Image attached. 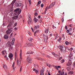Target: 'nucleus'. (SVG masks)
I'll use <instances>...</instances> for the list:
<instances>
[{"label": "nucleus", "mask_w": 75, "mask_h": 75, "mask_svg": "<svg viewBox=\"0 0 75 75\" xmlns=\"http://www.w3.org/2000/svg\"><path fill=\"white\" fill-rule=\"evenodd\" d=\"M72 65V62L69 61L68 63L67 64V66H70V65Z\"/></svg>", "instance_id": "obj_10"}, {"label": "nucleus", "mask_w": 75, "mask_h": 75, "mask_svg": "<svg viewBox=\"0 0 75 75\" xmlns=\"http://www.w3.org/2000/svg\"><path fill=\"white\" fill-rule=\"evenodd\" d=\"M41 7H42V8L43 7H44V4H42L41 5Z\"/></svg>", "instance_id": "obj_42"}, {"label": "nucleus", "mask_w": 75, "mask_h": 75, "mask_svg": "<svg viewBox=\"0 0 75 75\" xmlns=\"http://www.w3.org/2000/svg\"><path fill=\"white\" fill-rule=\"evenodd\" d=\"M37 29H38L37 28V26H35L34 28V30H37Z\"/></svg>", "instance_id": "obj_26"}, {"label": "nucleus", "mask_w": 75, "mask_h": 75, "mask_svg": "<svg viewBox=\"0 0 75 75\" xmlns=\"http://www.w3.org/2000/svg\"><path fill=\"white\" fill-rule=\"evenodd\" d=\"M45 69L44 68H42L41 70L40 71V75H44V73Z\"/></svg>", "instance_id": "obj_7"}, {"label": "nucleus", "mask_w": 75, "mask_h": 75, "mask_svg": "<svg viewBox=\"0 0 75 75\" xmlns=\"http://www.w3.org/2000/svg\"><path fill=\"white\" fill-rule=\"evenodd\" d=\"M71 57H72V56L71 55H69V58H71Z\"/></svg>", "instance_id": "obj_57"}, {"label": "nucleus", "mask_w": 75, "mask_h": 75, "mask_svg": "<svg viewBox=\"0 0 75 75\" xmlns=\"http://www.w3.org/2000/svg\"><path fill=\"white\" fill-rule=\"evenodd\" d=\"M73 49L72 47H71L69 50V51H72V50H73Z\"/></svg>", "instance_id": "obj_30"}, {"label": "nucleus", "mask_w": 75, "mask_h": 75, "mask_svg": "<svg viewBox=\"0 0 75 75\" xmlns=\"http://www.w3.org/2000/svg\"><path fill=\"white\" fill-rule=\"evenodd\" d=\"M9 50H12V47L10 46L9 47Z\"/></svg>", "instance_id": "obj_44"}, {"label": "nucleus", "mask_w": 75, "mask_h": 75, "mask_svg": "<svg viewBox=\"0 0 75 75\" xmlns=\"http://www.w3.org/2000/svg\"><path fill=\"white\" fill-rule=\"evenodd\" d=\"M40 3H41V1H39L38 3V4H37V5H38H38H39V4H40Z\"/></svg>", "instance_id": "obj_39"}, {"label": "nucleus", "mask_w": 75, "mask_h": 75, "mask_svg": "<svg viewBox=\"0 0 75 75\" xmlns=\"http://www.w3.org/2000/svg\"><path fill=\"white\" fill-rule=\"evenodd\" d=\"M47 66H48V67H51V65L50 64H47Z\"/></svg>", "instance_id": "obj_35"}, {"label": "nucleus", "mask_w": 75, "mask_h": 75, "mask_svg": "<svg viewBox=\"0 0 75 75\" xmlns=\"http://www.w3.org/2000/svg\"><path fill=\"white\" fill-rule=\"evenodd\" d=\"M11 42L10 41H8L7 44V47H11Z\"/></svg>", "instance_id": "obj_8"}, {"label": "nucleus", "mask_w": 75, "mask_h": 75, "mask_svg": "<svg viewBox=\"0 0 75 75\" xmlns=\"http://www.w3.org/2000/svg\"><path fill=\"white\" fill-rule=\"evenodd\" d=\"M4 39H5V40H6V39H7L8 38V36L7 35H4Z\"/></svg>", "instance_id": "obj_12"}, {"label": "nucleus", "mask_w": 75, "mask_h": 75, "mask_svg": "<svg viewBox=\"0 0 75 75\" xmlns=\"http://www.w3.org/2000/svg\"><path fill=\"white\" fill-rule=\"evenodd\" d=\"M15 60H16V59H17V53L16 52L15 53Z\"/></svg>", "instance_id": "obj_24"}, {"label": "nucleus", "mask_w": 75, "mask_h": 75, "mask_svg": "<svg viewBox=\"0 0 75 75\" xmlns=\"http://www.w3.org/2000/svg\"><path fill=\"white\" fill-rule=\"evenodd\" d=\"M73 73H74V72H73V71H69L68 74H73Z\"/></svg>", "instance_id": "obj_21"}, {"label": "nucleus", "mask_w": 75, "mask_h": 75, "mask_svg": "<svg viewBox=\"0 0 75 75\" xmlns=\"http://www.w3.org/2000/svg\"><path fill=\"white\" fill-rule=\"evenodd\" d=\"M28 1L29 2V3L30 6H31V0H28Z\"/></svg>", "instance_id": "obj_33"}, {"label": "nucleus", "mask_w": 75, "mask_h": 75, "mask_svg": "<svg viewBox=\"0 0 75 75\" xmlns=\"http://www.w3.org/2000/svg\"><path fill=\"white\" fill-rule=\"evenodd\" d=\"M2 53L3 55H4V54H5V53H6V51H5L4 52V51L3 50L2 51Z\"/></svg>", "instance_id": "obj_22"}, {"label": "nucleus", "mask_w": 75, "mask_h": 75, "mask_svg": "<svg viewBox=\"0 0 75 75\" xmlns=\"http://www.w3.org/2000/svg\"><path fill=\"white\" fill-rule=\"evenodd\" d=\"M65 30L68 29V27H67V26H65Z\"/></svg>", "instance_id": "obj_48"}, {"label": "nucleus", "mask_w": 75, "mask_h": 75, "mask_svg": "<svg viewBox=\"0 0 75 75\" xmlns=\"http://www.w3.org/2000/svg\"><path fill=\"white\" fill-rule=\"evenodd\" d=\"M30 46V45H29V43H28L27 47H29Z\"/></svg>", "instance_id": "obj_64"}, {"label": "nucleus", "mask_w": 75, "mask_h": 75, "mask_svg": "<svg viewBox=\"0 0 75 75\" xmlns=\"http://www.w3.org/2000/svg\"><path fill=\"white\" fill-rule=\"evenodd\" d=\"M28 34H29V35H31V33L30 32H28Z\"/></svg>", "instance_id": "obj_60"}, {"label": "nucleus", "mask_w": 75, "mask_h": 75, "mask_svg": "<svg viewBox=\"0 0 75 75\" xmlns=\"http://www.w3.org/2000/svg\"><path fill=\"white\" fill-rule=\"evenodd\" d=\"M57 68H61V67L60 66H58Z\"/></svg>", "instance_id": "obj_63"}, {"label": "nucleus", "mask_w": 75, "mask_h": 75, "mask_svg": "<svg viewBox=\"0 0 75 75\" xmlns=\"http://www.w3.org/2000/svg\"><path fill=\"white\" fill-rule=\"evenodd\" d=\"M38 32H39V30H36L35 32V33H34V35H35V34H37V33H38Z\"/></svg>", "instance_id": "obj_23"}, {"label": "nucleus", "mask_w": 75, "mask_h": 75, "mask_svg": "<svg viewBox=\"0 0 75 75\" xmlns=\"http://www.w3.org/2000/svg\"><path fill=\"white\" fill-rule=\"evenodd\" d=\"M35 16H37V15H38V14H37V13H35Z\"/></svg>", "instance_id": "obj_58"}, {"label": "nucleus", "mask_w": 75, "mask_h": 75, "mask_svg": "<svg viewBox=\"0 0 75 75\" xmlns=\"http://www.w3.org/2000/svg\"><path fill=\"white\" fill-rule=\"evenodd\" d=\"M27 45H28V43H26L25 45V47H27Z\"/></svg>", "instance_id": "obj_52"}, {"label": "nucleus", "mask_w": 75, "mask_h": 75, "mask_svg": "<svg viewBox=\"0 0 75 75\" xmlns=\"http://www.w3.org/2000/svg\"><path fill=\"white\" fill-rule=\"evenodd\" d=\"M12 35H13V33H11V34L10 35V37H11V36H12Z\"/></svg>", "instance_id": "obj_62"}, {"label": "nucleus", "mask_w": 75, "mask_h": 75, "mask_svg": "<svg viewBox=\"0 0 75 75\" xmlns=\"http://www.w3.org/2000/svg\"><path fill=\"white\" fill-rule=\"evenodd\" d=\"M54 57H58V55L57 54H55L54 55Z\"/></svg>", "instance_id": "obj_41"}, {"label": "nucleus", "mask_w": 75, "mask_h": 75, "mask_svg": "<svg viewBox=\"0 0 75 75\" xmlns=\"http://www.w3.org/2000/svg\"><path fill=\"white\" fill-rule=\"evenodd\" d=\"M62 23L64 21V18H62Z\"/></svg>", "instance_id": "obj_45"}, {"label": "nucleus", "mask_w": 75, "mask_h": 75, "mask_svg": "<svg viewBox=\"0 0 75 75\" xmlns=\"http://www.w3.org/2000/svg\"><path fill=\"white\" fill-rule=\"evenodd\" d=\"M27 60L29 63H31L33 62V61L31 60V59L30 58H27Z\"/></svg>", "instance_id": "obj_6"}, {"label": "nucleus", "mask_w": 75, "mask_h": 75, "mask_svg": "<svg viewBox=\"0 0 75 75\" xmlns=\"http://www.w3.org/2000/svg\"><path fill=\"white\" fill-rule=\"evenodd\" d=\"M59 48L60 49V50L62 52H65L66 51V50L68 49V47H65L64 46H61V45H59Z\"/></svg>", "instance_id": "obj_2"}, {"label": "nucleus", "mask_w": 75, "mask_h": 75, "mask_svg": "<svg viewBox=\"0 0 75 75\" xmlns=\"http://www.w3.org/2000/svg\"><path fill=\"white\" fill-rule=\"evenodd\" d=\"M16 1V0H13L12 2L11 3V4H14L15 2Z\"/></svg>", "instance_id": "obj_20"}, {"label": "nucleus", "mask_w": 75, "mask_h": 75, "mask_svg": "<svg viewBox=\"0 0 75 75\" xmlns=\"http://www.w3.org/2000/svg\"><path fill=\"white\" fill-rule=\"evenodd\" d=\"M15 12V14L16 15H17L16 16H13L12 18L13 19H17L18 18V16L20 14L21 12V9L20 10V8H18L16 9L14 11Z\"/></svg>", "instance_id": "obj_1"}, {"label": "nucleus", "mask_w": 75, "mask_h": 75, "mask_svg": "<svg viewBox=\"0 0 75 75\" xmlns=\"http://www.w3.org/2000/svg\"><path fill=\"white\" fill-rule=\"evenodd\" d=\"M17 25V23H16L14 25H15V26L14 27H15Z\"/></svg>", "instance_id": "obj_43"}, {"label": "nucleus", "mask_w": 75, "mask_h": 75, "mask_svg": "<svg viewBox=\"0 0 75 75\" xmlns=\"http://www.w3.org/2000/svg\"><path fill=\"white\" fill-rule=\"evenodd\" d=\"M14 30H18V28H17L16 27H15L14 28Z\"/></svg>", "instance_id": "obj_56"}, {"label": "nucleus", "mask_w": 75, "mask_h": 75, "mask_svg": "<svg viewBox=\"0 0 75 75\" xmlns=\"http://www.w3.org/2000/svg\"><path fill=\"white\" fill-rule=\"evenodd\" d=\"M65 44L66 45H69V44H71V43L69 42H68L66 41L65 42Z\"/></svg>", "instance_id": "obj_14"}, {"label": "nucleus", "mask_w": 75, "mask_h": 75, "mask_svg": "<svg viewBox=\"0 0 75 75\" xmlns=\"http://www.w3.org/2000/svg\"><path fill=\"white\" fill-rule=\"evenodd\" d=\"M8 57L11 60H12L13 59V55L12 53H10Z\"/></svg>", "instance_id": "obj_5"}, {"label": "nucleus", "mask_w": 75, "mask_h": 75, "mask_svg": "<svg viewBox=\"0 0 75 75\" xmlns=\"http://www.w3.org/2000/svg\"><path fill=\"white\" fill-rule=\"evenodd\" d=\"M57 55H58V57H60V53H59L57 54Z\"/></svg>", "instance_id": "obj_37"}, {"label": "nucleus", "mask_w": 75, "mask_h": 75, "mask_svg": "<svg viewBox=\"0 0 75 75\" xmlns=\"http://www.w3.org/2000/svg\"><path fill=\"white\" fill-rule=\"evenodd\" d=\"M20 58L21 59H22V55L21 54V52H20Z\"/></svg>", "instance_id": "obj_28"}, {"label": "nucleus", "mask_w": 75, "mask_h": 75, "mask_svg": "<svg viewBox=\"0 0 75 75\" xmlns=\"http://www.w3.org/2000/svg\"><path fill=\"white\" fill-rule=\"evenodd\" d=\"M18 7H21V4L20 3H18Z\"/></svg>", "instance_id": "obj_25"}, {"label": "nucleus", "mask_w": 75, "mask_h": 75, "mask_svg": "<svg viewBox=\"0 0 75 75\" xmlns=\"http://www.w3.org/2000/svg\"><path fill=\"white\" fill-rule=\"evenodd\" d=\"M28 24H30V23H31L32 22H30V20H28Z\"/></svg>", "instance_id": "obj_36"}, {"label": "nucleus", "mask_w": 75, "mask_h": 75, "mask_svg": "<svg viewBox=\"0 0 75 75\" xmlns=\"http://www.w3.org/2000/svg\"><path fill=\"white\" fill-rule=\"evenodd\" d=\"M69 61H71V62H72V61H74V59L72 58H71L70 59H69Z\"/></svg>", "instance_id": "obj_19"}, {"label": "nucleus", "mask_w": 75, "mask_h": 75, "mask_svg": "<svg viewBox=\"0 0 75 75\" xmlns=\"http://www.w3.org/2000/svg\"><path fill=\"white\" fill-rule=\"evenodd\" d=\"M28 40H29V41H32V40H33V38H30L28 39Z\"/></svg>", "instance_id": "obj_29"}, {"label": "nucleus", "mask_w": 75, "mask_h": 75, "mask_svg": "<svg viewBox=\"0 0 75 75\" xmlns=\"http://www.w3.org/2000/svg\"><path fill=\"white\" fill-rule=\"evenodd\" d=\"M15 65V62H13V63L12 64V67L13 68V71L14 72V71H15V68H14V65Z\"/></svg>", "instance_id": "obj_11"}, {"label": "nucleus", "mask_w": 75, "mask_h": 75, "mask_svg": "<svg viewBox=\"0 0 75 75\" xmlns=\"http://www.w3.org/2000/svg\"><path fill=\"white\" fill-rule=\"evenodd\" d=\"M11 44H12V45H13V44H14V41H12L11 43Z\"/></svg>", "instance_id": "obj_47"}, {"label": "nucleus", "mask_w": 75, "mask_h": 75, "mask_svg": "<svg viewBox=\"0 0 75 75\" xmlns=\"http://www.w3.org/2000/svg\"><path fill=\"white\" fill-rule=\"evenodd\" d=\"M73 67H75V61L74 62L73 64Z\"/></svg>", "instance_id": "obj_50"}, {"label": "nucleus", "mask_w": 75, "mask_h": 75, "mask_svg": "<svg viewBox=\"0 0 75 75\" xmlns=\"http://www.w3.org/2000/svg\"><path fill=\"white\" fill-rule=\"evenodd\" d=\"M62 57H61L59 58V61H60V60H61L62 59Z\"/></svg>", "instance_id": "obj_38"}, {"label": "nucleus", "mask_w": 75, "mask_h": 75, "mask_svg": "<svg viewBox=\"0 0 75 75\" xmlns=\"http://www.w3.org/2000/svg\"><path fill=\"white\" fill-rule=\"evenodd\" d=\"M67 33H69L70 31H69V30H67Z\"/></svg>", "instance_id": "obj_49"}, {"label": "nucleus", "mask_w": 75, "mask_h": 75, "mask_svg": "<svg viewBox=\"0 0 75 75\" xmlns=\"http://www.w3.org/2000/svg\"><path fill=\"white\" fill-rule=\"evenodd\" d=\"M35 73L37 74H38L39 71L37 70H36L35 71Z\"/></svg>", "instance_id": "obj_31"}, {"label": "nucleus", "mask_w": 75, "mask_h": 75, "mask_svg": "<svg viewBox=\"0 0 75 75\" xmlns=\"http://www.w3.org/2000/svg\"><path fill=\"white\" fill-rule=\"evenodd\" d=\"M46 57H47V58H50V56L48 55H46Z\"/></svg>", "instance_id": "obj_34"}, {"label": "nucleus", "mask_w": 75, "mask_h": 75, "mask_svg": "<svg viewBox=\"0 0 75 75\" xmlns=\"http://www.w3.org/2000/svg\"><path fill=\"white\" fill-rule=\"evenodd\" d=\"M4 68L5 70H7V66L6 65L4 66Z\"/></svg>", "instance_id": "obj_18"}, {"label": "nucleus", "mask_w": 75, "mask_h": 75, "mask_svg": "<svg viewBox=\"0 0 75 75\" xmlns=\"http://www.w3.org/2000/svg\"><path fill=\"white\" fill-rule=\"evenodd\" d=\"M29 46H31V47L33 46V44L31 43H29Z\"/></svg>", "instance_id": "obj_46"}, {"label": "nucleus", "mask_w": 75, "mask_h": 75, "mask_svg": "<svg viewBox=\"0 0 75 75\" xmlns=\"http://www.w3.org/2000/svg\"><path fill=\"white\" fill-rule=\"evenodd\" d=\"M47 10H48L47 9V8H46L45 9V12L47 11Z\"/></svg>", "instance_id": "obj_61"}, {"label": "nucleus", "mask_w": 75, "mask_h": 75, "mask_svg": "<svg viewBox=\"0 0 75 75\" xmlns=\"http://www.w3.org/2000/svg\"><path fill=\"white\" fill-rule=\"evenodd\" d=\"M17 64L18 66L21 65V62L18 61V59H17Z\"/></svg>", "instance_id": "obj_9"}, {"label": "nucleus", "mask_w": 75, "mask_h": 75, "mask_svg": "<svg viewBox=\"0 0 75 75\" xmlns=\"http://www.w3.org/2000/svg\"><path fill=\"white\" fill-rule=\"evenodd\" d=\"M34 18L33 19V20L34 21H35V23H37V20L38 19H37V18H35V16H34Z\"/></svg>", "instance_id": "obj_13"}, {"label": "nucleus", "mask_w": 75, "mask_h": 75, "mask_svg": "<svg viewBox=\"0 0 75 75\" xmlns=\"http://www.w3.org/2000/svg\"><path fill=\"white\" fill-rule=\"evenodd\" d=\"M54 68H55L56 69H57V70H58V67H57V66H55Z\"/></svg>", "instance_id": "obj_40"}, {"label": "nucleus", "mask_w": 75, "mask_h": 75, "mask_svg": "<svg viewBox=\"0 0 75 75\" xmlns=\"http://www.w3.org/2000/svg\"><path fill=\"white\" fill-rule=\"evenodd\" d=\"M31 54V53L30 52H28L27 53V54Z\"/></svg>", "instance_id": "obj_54"}, {"label": "nucleus", "mask_w": 75, "mask_h": 75, "mask_svg": "<svg viewBox=\"0 0 75 75\" xmlns=\"http://www.w3.org/2000/svg\"><path fill=\"white\" fill-rule=\"evenodd\" d=\"M48 28L46 29L45 31V33H48Z\"/></svg>", "instance_id": "obj_17"}, {"label": "nucleus", "mask_w": 75, "mask_h": 75, "mask_svg": "<svg viewBox=\"0 0 75 75\" xmlns=\"http://www.w3.org/2000/svg\"><path fill=\"white\" fill-rule=\"evenodd\" d=\"M22 70V68H21V67L20 69V71L21 72Z\"/></svg>", "instance_id": "obj_55"}, {"label": "nucleus", "mask_w": 75, "mask_h": 75, "mask_svg": "<svg viewBox=\"0 0 75 75\" xmlns=\"http://www.w3.org/2000/svg\"><path fill=\"white\" fill-rule=\"evenodd\" d=\"M13 5H11V11H13Z\"/></svg>", "instance_id": "obj_27"}, {"label": "nucleus", "mask_w": 75, "mask_h": 75, "mask_svg": "<svg viewBox=\"0 0 75 75\" xmlns=\"http://www.w3.org/2000/svg\"><path fill=\"white\" fill-rule=\"evenodd\" d=\"M28 19L30 21V23H32L33 22V21L31 20V18L30 16H29Z\"/></svg>", "instance_id": "obj_15"}, {"label": "nucleus", "mask_w": 75, "mask_h": 75, "mask_svg": "<svg viewBox=\"0 0 75 75\" xmlns=\"http://www.w3.org/2000/svg\"><path fill=\"white\" fill-rule=\"evenodd\" d=\"M65 62V60L64 59H63L62 60H61V63H63Z\"/></svg>", "instance_id": "obj_32"}, {"label": "nucleus", "mask_w": 75, "mask_h": 75, "mask_svg": "<svg viewBox=\"0 0 75 75\" xmlns=\"http://www.w3.org/2000/svg\"><path fill=\"white\" fill-rule=\"evenodd\" d=\"M62 37L63 38H64V39H65V37H64V34H62Z\"/></svg>", "instance_id": "obj_53"}, {"label": "nucleus", "mask_w": 75, "mask_h": 75, "mask_svg": "<svg viewBox=\"0 0 75 75\" xmlns=\"http://www.w3.org/2000/svg\"><path fill=\"white\" fill-rule=\"evenodd\" d=\"M52 55H54L55 53H54V52H52Z\"/></svg>", "instance_id": "obj_59"}, {"label": "nucleus", "mask_w": 75, "mask_h": 75, "mask_svg": "<svg viewBox=\"0 0 75 75\" xmlns=\"http://www.w3.org/2000/svg\"><path fill=\"white\" fill-rule=\"evenodd\" d=\"M7 28L8 30H7L6 31V33L8 34H10L12 31H13V30H11L12 29V26L11 25H8L7 26Z\"/></svg>", "instance_id": "obj_3"}, {"label": "nucleus", "mask_w": 75, "mask_h": 75, "mask_svg": "<svg viewBox=\"0 0 75 75\" xmlns=\"http://www.w3.org/2000/svg\"><path fill=\"white\" fill-rule=\"evenodd\" d=\"M55 4L54 2L52 3V4H51L50 6L48 8H52V7H54V6L55 5Z\"/></svg>", "instance_id": "obj_4"}, {"label": "nucleus", "mask_w": 75, "mask_h": 75, "mask_svg": "<svg viewBox=\"0 0 75 75\" xmlns=\"http://www.w3.org/2000/svg\"><path fill=\"white\" fill-rule=\"evenodd\" d=\"M47 39H48V38L47 37H46V38H44V40L45 42H47Z\"/></svg>", "instance_id": "obj_16"}, {"label": "nucleus", "mask_w": 75, "mask_h": 75, "mask_svg": "<svg viewBox=\"0 0 75 75\" xmlns=\"http://www.w3.org/2000/svg\"><path fill=\"white\" fill-rule=\"evenodd\" d=\"M61 38H60L58 40V41H59H59H61Z\"/></svg>", "instance_id": "obj_51"}]
</instances>
